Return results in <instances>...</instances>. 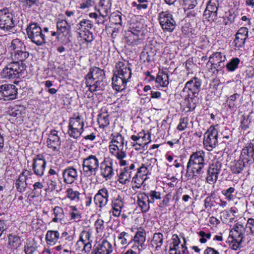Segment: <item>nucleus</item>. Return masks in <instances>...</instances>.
I'll return each mask as SVG.
<instances>
[{
  "instance_id": "f257e3e1",
  "label": "nucleus",
  "mask_w": 254,
  "mask_h": 254,
  "mask_svg": "<svg viewBox=\"0 0 254 254\" xmlns=\"http://www.w3.org/2000/svg\"><path fill=\"white\" fill-rule=\"evenodd\" d=\"M201 85V80L195 77L186 83L181 93L190 110L194 109L196 104L198 103Z\"/></svg>"
},
{
  "instance_id": "f03ea898",
  "label": "nucleus",
  "mask_w": 254,
  "mask_h": 254,
  "mask_svg": "<svg viewBox=\"0 0 254 254\" xmlns=\"http://www.w3.org/2000/svg\"><path fill=\"white\" fill-rule=\"evenodd\" d=\"M205 153L202 150L193 152L190 155L187 164V176L188 179L200 178L203 173Z\"/></svg>"
},
{
  "instance_id": "7ed1b4c3",
  "label": "nucleus",
  "mask_w": 254,
  "mask_h": 254,
  "mask_svg": "<svg viewBox=\"0 0 254 254\" xmlns=\"http://www.w3.org/2000/svg\"><path fill=\"white\" fill-rule=\"evenodd\" d=\"M26 66L25 64H19V62H13L8 64L1 72V76L5 79H14L24 77Z\"/></svg>"
},
{
  "instance_id": "20e7f679",
  "label": "nucleus",
  "mask_w": 254,
  "mask_h": 254,
  "mask_svg": "<svg viewBox=\"0 0 254 254\" xmlns=\"http://www.w3.org/2000/svg\"><path fill=\"white\" fill-rule=\"evenodd\" d=\"M16 25L14 15L8 8L0 10V29L4 32L10 31Z\"/></svg>"
},
{
  "instance_id": "39448f33",
  "label": "nucleus",
  "mask_w": 254,
  "mask_h": 254,
  "mask_svg": "<svg viewBox=\"0 0 254 254\" xmlns=\"http://www.w3.org/2000/svg\"><path fill=\"white\" fill-rule=\"evenodd\" d=\"M84 125L83 120L79 115L70 118L68 129L69 135L74 138L79 137L84 130Z\"/></svg>"
},
{
  "instance_id": "423d86ee",
  "label": "nucleus",
  "mask_w": 254,
  "mask_h": 254,
  "mask_svg": "<svg viewBox=\"0 0 254 254\" xmlns=\"http://www.w3.org/2000/svg\"><path fill=\"white\" fill-rule=\"evenodd\" d=\"M158 19L164 31L172 32L177 26L173 15L168 11L160 12L158 14Z\"/></svg>"
},
{
  "instance_id": "0eeeda50",
  "label": "nucleus",
  "mask_w": 254,
  "mask_h": 254,
  "mask_svg": "<svg viewBox=\"0 0 254 254\" xmlns=\"http://www.w3.org/2000/svg\"><path fill=\"white\" fill-rule=\"evenodd\" d=\"M99 167V161L95 155H90L83 159L82 169L85 175H96Z\"/></svg>"
},
{
  "instance_id": "6e6552de",
  "label": "nucleus",
  "mask_w": 254,
  "mask_h": 254,
  "mask_svg": "<svg viewBox=\"0 0 254 254\" xmlns=\"http://www.w3.org/2000/svg\"><path fill=\"white\" fill-rule=\"evenodd\" d=\"M218 134L217 130L212 127L205 133L203 144L207 150L211 151L218 144Z\"/></svg>"
},
{
  "instance_id": "1a4fd4ad",
  "label": "nucleus",
  "mask_w": 254,
  "mask_h": 254,
  "mask_svg": "<svg viewBox=\"0 0 254 254\" xmlns=\"http://www.w3.org/2000/svg\"><path fill=\"white\" fill-rule=\"evenodd\" d=\"M222 164L221 161L216 160L210 164L207 170L206 182L209 184H215L218 180V175L222 170Z\"/></svg>"
},
{
  "instance_id": "9d476101",
  "label": "nucleus",
  "mask_w": 254,
  "mask_h": 254,
  "mask_svg": "<svg viewBox=\"0 0 254 254\" xmlns=\"http://www.w3.org/2000/svg\"><path fill=\"white\" fill-rule=\"evenodd\" d=\"M113 165V161L110 158H105L104 160L100 164V175L106 181L110 180L114 175Z\"/></svg>"
},
{
  "instance_id": "9b49d317",
  "label": "nucleus",
  "mask_w": 254,
  "mask_h": 254,
  "mask_svg": "<svg viewBox=\"0 0 254 254\" xmlns=\"http://www.w3.org/2000/svg\"><path fill=\"white\" fill-rule=\"evenodd\" d=\"M105 77V74L103 69L93 66L89 68V71L85 77V83L86 85H90L93 81L104 80Z\"/></svg>"
},
{
  "instance_id": "f8f14e48",
  "label": "nucleus",
  "mask_w": 254,
  "mask_h": 254,
  "mask_svg": "<svg viewBox=\"0 0 254 254\" xmlns=\"http://www.w3.org/2000/svg\"><path fill=\"white\" fill-rule=\"evenodd\" d=\"M218 3L215 0H210L203 13V18L208 21H213L217 18Z\"/></svg>"
},
{
  "instance_id": "ddd939ff",
  "label": "nucleus",
  "mask_w": 254,
  "mask_h": 254,
  "mask_svg": "<svg viewBox=\"0 0 254 254\" xmlns=\"http://www.w3.org/2000/svg\"><path fill=\"white\" fill-rule=\"evenodd\" d=\"M0 94L4 100H12L16 98L17 88L12 84H3L0 86Z\"/></svg>"
},
{
  "instance_id": "4468645a",
  "label": "nucleus",
  "mask_w": 254,
  "mask_h": 254,
  "mask_svg": "<svg viewBox=\"0 0 254 254\" xmlns=\"http://www.w3.org/2000/svg\"><path fill=\"white\" fill-rule=\"evenodd\" d=\"M114 74L128 80L131 76V68L129 64L123 62H119L116 64V71Z\"/></svg>"
},
{
  "instance_id": "2eb2a0df",
  "label": "nucleus",
  "mask_w": 254,
  "mask_h": 254,
  "mask_svg": "<svg viewBox=\"0 0 254 254\" xmlns=\"http://www.w3.org/2000/svg\"><path fill=\"white\" fill-rule=\"evenodd\" d=\"M33 170L37 176H42L44 174L46 161L43 155L38 154L33 159Z\"/></svg>"
},
{
  "instance_id": "dca6fc26",
  "label": "nucleus",
  "mask_w": 254,
  "mask_h": 254,
  "mask_svg": "<svg viewBox=\"0 0 254 254\" xmlns=\"http://www.w3.org/2000/svg\"><path fill=\"white\" fill-rule=\"evenodd\" d=\"M33 43L37 45H42L46 43L45 36L41 27L37 23L33 22Z\"/></svg>"
},
{
  "instance_id": "f3484780",
  "label": "nucleus",
  "mask_w": 254,
  "mask_h": 254,
  "mask_svg": "<svg viewBox=\"0 0 254 254\" xmlns=\"http://www.w3.org/2000/svg\"><path fill=\"white\" fill-rule=\"evenodd\" d=\"M108 197V190L104 188L98 190L94 196V200L96 205H98L100 207L102 208L107 204Z\"/></svg>"
},
{
  "instance_id": "a211bd4d",
  "label": "nucleus",
  "mask_w": 254,
  "mask_h": 254,
  "mask_svg": "<svg viewBox=\"0 0 254 254\" xmlns=\"http://www.w3.org/2000/svg\"><path fill=\"white\" fill-rule=\"evenodd\" d=\"M61 144V141L58 134V131L56 130H51L47 139L48 147L54 151H56L60 148Z\"/></svg>"
},
{
  "instance_id": "6ab92c4d",
  "label": "nucleus",
  "mask_w": 254,
  "mask_h": 254,
  "mask_svg": "<svg viewBox=\"0 0 254 254\" xmlns=\"http://www.w3.org/2000/svg\"><path fill=\"white\" fill-rule=\"evenodd\" d=\"M254 145L252 143H248L242 149L240 158L245 159L247 163L252 164L254 161Z\"/></svg>"
},
{
  "instance_id": "aec40b11",
  "label": "nucleus",
  "mask_w": 254,
  "mask_h": 254,
  "mask_svg": "<svg viewBox=\"0 0 254 254\" xmlns=\"http://www.w3.org/2000/svg\"><path fill=\"white\" fill-rule=\"evenodd\" d=\"M248 29L246 27H241L238 30L234 41L236 47L242 48L244 46L248 38Z\"/></svg>"
},
{
  "instance_id": "412c9836",
  "label": "nucleus",
  "mask_w": 254,
  "mask_h": 254,
  "mask_svg": "<svg viewBox=\"0 0 254 254\" xmlns=\"http://www.w3.org/2000/svg\"><path fill=\"white\" fill-rule=\"evenodd\" d=\"M245 228L241 224H236L230 232V235L233 238V241L243 242L244 241Z\"/></svg>"
},
{
  "instance_id": "4be33fe9",
  "label": "nucleus",
  "mask_w": 254,
  "mask_h": 254,
  "mask_svg": "<svg viewBox=\"0 0 254 254\" xmlns=\"http://www.w3.org/2000/svg\"><path fill=\"white\" fill-rule=\"evenodd\" d=\"M137 203L142 213H146L150 209L149 198L145 192L139 193L137 195Z\"/></svg>"
},
{
  "instance_id": "5701e85b",
  "label": "nucleus",
  "mask_w": 254,
  "mask_h": 254,
  "mask_svg": "<svg viewBox=\"0 0 254 254\" xmlns=\"http://www.w3.org/2000/svg\"><path fill=\"white\" fill-rule=\"evenodd\" d=\"M141 31L139 29H134L133 27L131 30L128 31L126 33V40L128 45H137L139 40V34Z\"/></svg>"
},
{
  "instance_id": "b1692460",
  "label": "nucleus",
  "mask_w": 254,
  "mask_h": 254,
  "mask_svg": "<svg viewBox=\"0 0 254 254\" xmlns=\"http://www.w3.org/2000/svg\"><path fill=\"white\" fill-rule=\"evenodd\" d=\"M63 177L66 184H72L77 178L76 170L73 167H68L63 171Z\"/></svg>"
},
{
  "instance_id": "393cba45",
  "label": "nucleus",
  "mask_w": 254,
  "mask_h": 254,
  "mask_svg": "<svg viewBox=\"0 0 254 254\" xmlns=\"http://www.w3.org/2000/svg\"><path fill=\"white\" fill-rule=\"evenodd\" d=\"M146 240L145 231L140 227L133 238V241L138 244L137 248L139 251L143 250L145 248L144 242Z\"/></svg>"
},
{
  "instance_id": "a878e982",
  "label": "nucleus",
  "mask_w": 254,
  "mask_h": 254,
  "mask_svg": "<svg viewBox=\"0 0 254 254\" xmlns=\"http://www.w3.org/2000/svg\"><path fill=\"white\" fill-rule=\"evenodd\" d=\"M128 80L123 78L117 74H114L112 77L113 88L118 91H121L125 89Z\"/></svg>"
},
{
  "instance_id": "bb28decb",
  "label": "nucleus",
  "mask_w": 254,
  "mask_h": 254,
  "mask_svg": "<svg viewBox=\"0 0 254 254\" xmlns=\"http://www.w3.org/2000/svg\"><path fill=\"white\" fill-rule=\"evenodd\" d=\"M93 249L103 254H110L113 251L111 244L106 240H103L101 243L94 247Z\"/></svg>"
},
{
  "instance_id": "cd10ccee",
  "label": "nucleus",
  "mask_w": 254,
  "mask_h": 254,
  "mask_svg": "<svg viewBox=\"0 0 254 254\" xmlns=\"http://www.w3.org/2000/svg\"><path fill=\"white\" fill-rule=\"evenodd\" d=\"M25 110L23 106H15L8 111V114L12 117L15 118L17 122H20L23 120L25 114Z\"/></svg>"
},
{
  "instance_id": "c85d7f7f",
  "label": "nucleus",
  "mask_w": 254,
  "mask_h": 254,
  "mask_svg": "<svg viewBox=\"0 0 254 254\" xmlns=\"http://www.w3.org/2000/svg\"><path fill=\"white\" fill-rule=\"evenodd\" d=\"M29 53L26 49L11 52L12 59L15 60V62H19V64H24L23 62L29 57Z\"/></svg>"
},
{
  "instance_id": "c756f323",
  "label": "nucleus",
  "mask_w": 254,
  "mask_h": 254,
  "mask_svg": "<svg viewBox=\"0 0 254 254\" xmlns=\"http://www.w3.org/2000/svg\"><path fill=\"white\" fill-rule=\"evenodd\" d=\"M30 178L24 175V173L20 175L15 183V187L18 191L21 192L24 190L26 186L30 182Z\"/></svg>"
},
{
  "instance_id": "7c9ffc66",
  "label": "nucleus",
  "mask_w": 254,
  "mask_h": 254,
  "mask_svg": "<svg viewBox=\"0 0 254 254\" xmlns=\"http://www.w3.org/2000/svg\"><path fill=\"white\" fill-rule=\"evenodd\" d=\"M8 239L7 245L9 249L13 250H17L21 245V240L18 236L11 234L8 235Z\"/></svg>"
},
{
  "instance_id": "2f4dec72",
  "label": "nucleus",
  "mask_w": 254,
  "mask_h": 254,
  "mask_svg": "<svg viewBox=\"0 0 254 254\" xmlns=\"http://www.w3.org/2000/svg\"><path fill=\"white\" fill-rule=\"evenodd\" d=\"M109 148L110 153L118 159H124L127 156L126 150H120L116 145L110 143Z\"/></svg>"
},
{
  "instance_id": "473e14b6",
  "label": "nucleus",
  "mask_w": 254,
  "mask_h": 254,
  "mask_svg": "<svg viewBox=\"0 0 254 254\" xmlns=\"http://www.w3.org/2000/svg\"><path fill=\"white\" fill-rule=\"evenodd\" d=\"M251 165L250 163H247L245 159L241 158L237 161L235 164L231 167V171L233 173L239 174L243 170L245 167H247Z\"/></svg>"
},
{
  "instance_id": "72a5a7b5",
  "label": "nucleus",
  "mask_w": 254,
  "mask_h": 254,
  "mask_svg": "<svg viewBox=\"0 0 254 254\" xmlns=\"http://www.w3.org/2000/svg\"><path fill=\"white\" fill-rule=\"evenodd\" d=\"M60 238L59 233L58 231L49 230L47 232L46 240L48 245H54Z\"/></svg>"
},
{
  "instance_id": "f704fd0d",
  "label": "nucleus",
  "mask_w": 254,
  "mask_h": 254,
  "mask_svg": "<svg viewBox=\"0 0 254 254\" xmlns=\"http://www.w3.org/2000/svg\"><path fill=\"white\" fill-rule=\"evenodd\" d=\"M93 27V23L88 19H82L79 23L76 24V29L80 32H85L91 30Z\"/></svg>"
},
{
  "instance_id": "c9c22d12",
  "label": "nucleus",
  "mask_w": 254,
  "mask_h": 254,
  "mask_svg": "<svg viewBox=\"0 0 254 254\" xmlns=\"http://www.w3.org/2000/svg\"><path fill=\"white\" fill-rule=\"evenodd\" d=\"M8 48L11 52H14L23 49L25 50V46L21 40L16 38L12 40Z\"/></svg>"
},
{
  "instance_id": "e433bc0d",
  "label": "nucleus",
  "mask_w": 254,
  "mask_h": 254,
  "mask_svg": "<svg viewBox=\"0 0 254 254\" xmlns=\"http://www.w3.org/2000/svg\"><path fill=\"white\" fill-rule=\"evenodd\" d=\"M131 174L132 171H129L127 168H124L121 170V172L119 176V182L124 185L129 182L131 177Z\"/></svg>"
},
{
  "instance_id": "4c0bfd02",
  "label": "nucleus",
  "mask_w": 254,
  "mask_h": 254,
  "mask_svg": "<svg viewBox=\"0 0 254 254\" xmlns=\"http://www.w3.org/2000/svg\"><path fill=\"white\" fill-rule=\"evenodd\" d=\"M86 86L89 87V90L91 92H94L104 90L105 85L103 82V80H99L93 81L90 85H86Z\"/></svg>"
},
{
  "instance_id": "58836bf2",
  "label": "nucleus",
  "mask_w": 254,
  "mask_h": 254,
  "mask_svg": "<svg viewBox=\"0 0 254 254\" xmlns=\"http://www.w3.org/2000/svg\"><path fill=\"white\" fill-rule=\"evenodd\" d=\"M155 81L161 86L166 87L169 84V75L163 71L159 72Z\"/></svg>"
},
{
  "instance_id": "ea45409f",
  "label": "nucleus",
  "mask_w": 254,
  "mask_h": 254,
  "mask_svg": "<svg viewBox=\"0 0 254 254\" xmlns=\"http://www.w3.org/2000/svg\"><path fill=\"white\" fill-rule=\"evenodd\" d=\"M57 29L62 33L70 30L71 26L70 24L65 20L59 19L57 22Z\"/></svg>"
},
{
  "instance_id": "a19ab883",
  "label": "nucleus",
  "mask_w": 254,
  "mask_h": 254,
  "mask_svg": "<svg viewBox=\"0 0 254 254\" xmlns=\"http://www.w3.org/2000/svg\"><path fill=\"white\" fill-rule=\"evenodd\" d=\"M35 132L33 133V140H34L33 144H34V147L40 145L43 132L39 128H36L35 129Z\"/></svg>"
},
{
  "instance_id": "79ce46f5",
  "label": "nucleus",
  "mask_w": 254,
  "mask_h": 254,
  "mask_svg": "<svg viewBox=\"0 0 254 254\" xmlns=\"http://www.w3.org/2000/svg\"><path fill=\"white\" fill-rule=\"evenodd\" d=\"M240 60L238 58H233L225 65L228 71L233 72L235 71L240 64Z\"/></svg>"
},
{
  "instance_id": "37998d69",
  "label": "nucleus",
  "mask_w": 254,
  "mask_h": 254,
  "mask_svg": "<svg viewBox=\"0 0 254 254\" xmlns=\"http://www.w3.org/2000/svg\"><path fill=\"white\" fill-rule=\"evenodd\" d=\"M90 241H92L91 240V232L82 231L80 234L79 239L77 242L76 245H79L80 243L82 244Z\"/></svg>"
},
{
  "instance_id": "c03bdc74",
  "label": "nucleus",
  "mask_w": 254,
  "mask_h": 254,
  "mask_svg": "<svg viewBox=\"0 0 254 254\" xmlns=\"http://www.w3.org/2000/svg\"><path fill=\"white\" fill-rule=\"evenodd\" d=\"M98 123L100 128H104L110 124L109 115L106 114H101L98 116Z\"/></svg>"
},
{
  "instance_id": "a18cd8bd",
  "label": "nucleus",
  "mask_w": 254,
  "mask_h": 254,
  "mask_svg": "<svg viewBox=\"0 0 254 254\" xmlns=\"http://www.w3.org/2000/svg\"><path fill=\"white\" fill-rule=\"evenodd\" d=\"M110 143L116 145L120 150L124 149V140L121 134L114 136Z\"/></svg>"
},
{
  "instance_id": "49530a36",
  "label": "nucleus",
  "mask_w": 254,
  "mask_h": 254,
  "mask_svg": "<svg viewBox=\"0 0 254 254\" xmlns=\"http://www.w3.org/2000/svg\"><path fill=\"white\" fill-rule=\"evenodd\" d=\"M163 235L161 233H156L153 235V242L156 245V251H159L163 242Z\"/></svg>"
},
{
  "instance_id": "de8ad7c7",
  "label": "nucleus",
  "mask_w": 254,
  "mask_h": 254,
  "mask_svg": "<svg viewBox=\"0 0 254 254\" xmlns=\"http://www.w3.org/2000/svg\"><path fill=\"white\" fill-rule=\"evenodd\" d=\"M118 239L120 241V243L122 246L127 245L132 240L131 237L126 232H121L119 235Z\"/></svg>"
},
{
  "instance_id": "09e8293b",
  "label": "nucleus",
  "mask_w": 254,
  "mask_h": 254,
  "mask_svg": "<svg viewBox=\"0 0 254 254\" xmlns=\"http://www.w3.org/2000/svg\"><path fill=\"white\" fill-rule=\"evenodd\" d=\"M226 59L225 55H223L221 52H215L211 55L209 61H211L212 63L224 62Z\"/></svg>"
},
{
  "instance_id": "8fccbe9b",
  "label": "nucleus",
  "mask_w": 254,
  "mask_h": 254,
  "mask_svg": "<svg viewBox=\"0 0 254 254\" xmlns=\"http://www.w3.org/2000/svg\"><path fill=\"white\" fill-rule=\"evenodd\" d=\"M240 97L238 93H235L230 96L226 101L228 107L230 109H234L236 108V100Z\"/></svg>"
},
{
  "instance_id": "3c124183",
  "label": "nucleus",
  "mask_w": 254,
  "mask_h": 254,
  "mask_svg": "<svg viewBox=\"0 0 254 254\" xmlns=\"http://www.w3.org/2000/svg\"><path fill=\"white\" fill-rule=\"evenodd\" d=\"M146 195L149 198V202L151 203H153L155 200H158L161 198L160 192L156 190H150L148 193H146Z\"/></svg>"
},
{
  "instance_id": "603ef678",
  "label": "nucleus",
  "mask_w": 254,
  "mask_h": 254,
  "mask_svg": "<svg viewBox=\"0 0 254 254\" xmlns=\"http://www.w3.org/2000/svg\"><path fill=\"white\" fill-rule=\"evenodd\" d=\"M235 190V189L233 187H230L229 188L227 189V190H223L221 192L222 194H223L226 198L228 200H232L234 198V195L233 194V193L234 192Z\"/></svg>"
},
{
  "instance_id": "864d4df0",
  "label": "nucleus",
  "mask_w": 254,
  "mask_h": 254,
  "mask_svg": "<svg viewBox=\"0 0 254 254\" xmlns=\"http://www.w3.org/2000/svg\"><path fill=\"white\" fill-rule=\"evenodd\" d=\"M251 123V121L249 120V116L247 117L245 116H242V119L241 121V125L239 127V129L241 130H246L249 127V124Z\"/></svg>"
},
{
  "instance_id": "5fc2aeb1",
  "label": "nucleus",
  "mask_w": 254,
  "mask_h": 254,
  "mask_svg": "<svg viewBox=\"0 0 254 254\" xmlns=\"http://www.w3.org/2000/svg\"><path fill=\"white\" fill-rule=\"evenodd\" d=\"M175 246H171L169 249V254H185L186 251L187 250V248L186 246V241L184 239V243L183 244L181 245L182 251H177V249H176L175 247Z\"/></svg>"
},
{
  "instance_id": "6e6d98bb",
  "label": "nucleus",
  "mask_w": 254,
  "mask_h": 254,
  "mask_svg": "<svg viewBox=\"0 0 254 254\" xmlns=\"http://www.w3.org/2000/svg\"><path fill=\"white\" fill-rule=\"evenodd\" d=\"M112 207L118 208L122 209L124 207V201L121 196L118 195L117 198H114L112 200Z\"/></svg>"
},
{
  "instance_id": "4d7b16f0",
  "label": "nucleus",
  "mask_w": 254,
  "mask_h": 254,
  "mask_svg": "<svg viewBox=\"0 0 254 254\" xmlns=\"http://www.w3.org/2000/svg\"><path fill=\"white\" fill-rule=\"evenodd\" d=\"M79 8L85 9L92 7L94 4V0H80Z\"/></svg>"
},
{
  "instance_id": "13d9d810",
  "label": "nucleus",
  "mask_w": 254,
  "mask_h": 254,
  "mask_svg": "<svg viewBox=\"0 0 254 254\" xmlns=\"http://www.w3.org/2000/svg\"><path fill=\"white\" fill-rule=\"evenodd\" d=\"M94 226L97 233H102L105 229L104 221L99 218L95 221Z\"/></svg>"
},
{
  "instance_id": "bf43d9fd",
  "label": "nucleus",
  "mask_w": 254,
  "mask_h": 254,
  "mask_svg": "<svg viewBox=\"0 0 254 254\" xmlns=\"http://www.w3.org/2000/svg\"><path fill=\"white\" fill-rule=\"evenodd\" d=\"M47 185L48 186V188L47 189L50 190L51 191L56 190L57 192H59L62 190V187H60L59 189L57 188V183L55 180L50 179L48 182Z\"/></svg>"
},
{
  "instance_id": "052dcab7",
  "label": "nucleus",
  "mask_w": 254,
  "mask_h": 254,
  "mask_svg": "<svg viewBox=\"0 0 254 254\" xmlns=\"http://www.w3.org/2000/svg\"><path fill=\"white\" fill-rule=\"evenodd\" d=\"M151 134L150 133H148V137L147 139L149 140V141H147V142H143V141L141 140V139H140V141H137L136 143H134L132 144V146L133 147H135V146H139L140 147H142V149L143 150H145L146 149V146L148 144H149L151 141Z\"/></svg>"
},
{
  "instance_id": "680f3d73",
  "label": "nucleus",
  "mask_w": 254,
  "mask_h": 254,
  "mask_svg": "<svg viewBox=\"0 0 254 254\" xmlns=\"http://www.w3.org/2000/svg\"><path fill=\"white\" fill-rule=\"evenodd\" d=\"M197 0H184V6L185 8L188 9H193L197 4Z\"/></svg>"
},
{
  "instance_id": "e2e57ef3",
  "label": "nucleus",
  "mask_w": 254,
  "mask_h": 254,
  "mask_svg": "<svg viewBox=\"0 0 254 254\" xmlns=\"http://www.w3.org/2000/svg\"><path fill=\"white\" fill-rule=\"evenodd\" d=\"M237 13L238 12L229 11L228 15H227L228 20H229L230 23H233L235 21L237 20L240 18Z\"/></svg>"
},
{
  "instance_id": "0e129e2a",
  "label": "nucleus",
  "mask_w": 254,
  "mask_h": 254,
  "mask_svg": "<svg viewBox=\"0 0 254 254\" xmlns=\"http://www.w3.org/2000/svg\"><path fill=\"white\" fill-rule=\"evenodd\" d=\"M67 196L71 200H74L76 197L78 198L79 193L77 191H74L72 189H68L66 190Z\"/></svg>"
},
{
  "instance_id": "69168bd1",
  "label": "nucleus",
  "mask_w": 254,
  "mask_h": 254,
  "mask_svg": "<svg viewBox=\"0 0 254 254\" xmlns=\"http://www.w3.org/2000/svg\"><path fill=\"white\" fill-rule=\"evenodd\" d=\"M214 65L217 74L222 75L224 74V68L225 66L224 62L214 63Z\"/></svg>"
},
{
  "instance_id": "338daca9",
  "label": "nucleus",
  "mask_w": 254,
  "mask_h": 254,
  "mask_svg": "<svg viewBox=\"0 0 254 254\" xmlns=\"http://www.w3.org/2000/svg\"><path fill=\"white\" fill-rule=\"evenodd\" d=\"M171 194L170 193L167 194L163 197V199L161 202H160L159 206L160 207H165L169 205V203L170 200Z\"/></svg>"
},
{
  "instance_id": "774afa93",
  "label": "nucleus",
  "mask_w": 254,
  "mask_h": 254,
  "mask_svg": "<svg viewBox=\"0 0 254 254\" xmlns=\"http://www.w3.org/2000/svg\"><path fill=\"white\" fill-rule=\"evenodd\" d=\"M246 227L249 229L252 234L254 235V219L250 218L247 220Z\"/></svg>"
}]
</instances>
